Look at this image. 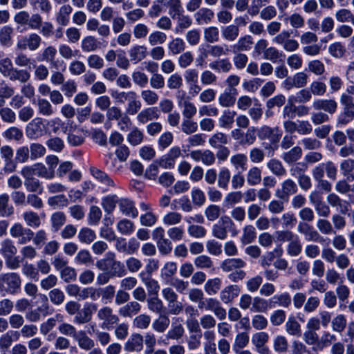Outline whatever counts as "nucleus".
<instances>
[{
	"instance_id": "nucleus-56",
	"label": "nucleus",
	"mask_w": 354,
	"mask_h": 354,
	"mask_svg": "<svg viewBox=\"0 0 354 354\" xmlns=\"http://www.w3.org/2000/svg\"><path fill=\"white\" fill-rule=\"evenodd\" d=\"M257 237V232L254 227L252 225H245L243 229V234L241 237V241L246 245L253 242Z\"/></svg>"
},
{
	"instance_id": "nucleus-22",
	"label": "nucleus",
	"mask_w": 354,
	"mask_h": 354,
	"mask_svg": "<svg viewBox=\"0 0 354 354\" xmlns=\"http://www.w3.org/2000/svg\"><path fill=\"white\" fill-rule=\"evenodd\" d=\"M240 292L241 289L237 285H229L221 291L220 299L224 304H230L239 296Z\"/></svg>"
},
{
	"instance_id": "nucleus-30",
	"label": "nucleus",
	"mask_w": 354,
	"mask_h": 354,
	"mask_svg": "<svg viewBox=\"0 0 354 354\" xmlns=\"http://www.w3.org/2000/svg\"><path fill=\"white\" fill-rule=\"evenodd\" d=\"M209 66L217 73H229L232 69V64L228 58L216 59L209 63Z\"/></svg>"
},
{
	"instance_id": "nucleus-40",
	"label": "nucleus",
	"mask_w": 354,
	"mask_h": 354,
	"mask_svg": "<svg viewBox=\"0 0 354 354\" xmlns=\"http://www.w3.org/2000/svg\"><path fill=\"white\" fill-rule=\"evenodd\" d=\"M143 132L136 126H133L127 135V142L133 147L140 145L143 141Z\"/></svg>"
},
{
	"instance_id": "nucleus-25",
	"label": "nucleus",
	"mask_w": 354,
	"mask_h": 354,
	"mask_svg": "<svg viewBox=\"0 0 354 354\" xmlns=\"http://www.w3.org/2000/svg\"><path fill=\"white\" fill-rule=\"evenodd\" d=\"M141 310V305L136 301H131L120 307L118 313L123 317H132Z\"/></svg>"
},
{
	"instance_id": "nucleus-21",
	"label": "nucleus",
	"mask_w": 354,
	"mask_h": 354,
	"mask_svg": "<svg viewBox=\"0 0 354 354\" xmlns=\"http://www.w3.org/2000/svg\"><path fill=\"white\" fill-rule=\"evenodd\" d=\"M237 90L236 88H225L218 96L219 104L223 107H230L236 102Z\"/></svg>"
},
{
	"instance_id": "nucleus-49",
	"label": "nucleus",
	"mask_w": 354,
	"mask_h": 354,
	"mask_svg": "<svg viewBox=\"0 0 354 354\" xmlns=\"http://www.w3.org/2000/svg\"><path fill=\"white\" fill-rule=\"evenodd\" d=\"M13 29L9 26H4L0 29V44L2 46L10 47L12 45Z\"/></svg>"
},
{
	"instance_id": "nucleus-6",
	"label": "nucleus",
	"mask_w": 354,
	"mask_h": 354,
	"mask_svg": "<svg viewBox=\"0 0 354 354\" xmlns=\"http://www.w3.org/2000/svg\"><path fill=\"white\" fill-rule=\"evenodd\" d=\"M10 234L20 245H26L30 242L35 234L31 229L25 227L20 223H15L12 225L10 229Z\"/></svg>"
},
{
	"instance_id": "nucleus-50",
	"label": "nucleus",
	"mask_w": 354,
	"mask_h": 354,
	"mask_svg": "<svg viewBox=\"0 0 354 354\" xmlns=\"http://www.w3.org/2000/svg\"><path fill=\"white\" fill-rule=\"evenodd\" d=\"M222 281L218 277L208 279L204 285V290L208 295H216L221 288Z\"/></svg>"
},
{
	"instance_id": "nucleus-10",
	"label": "nucleus",
	"mask_w": 354,
	"mask_h": 354,
	"mask_svg": "<svg viewBox=\"0 0 354 354\" xmlns=\"http://www.w3.org/2000/svg\"><path fill=\"white\" fill-rule=\"evenodd\" d=\"M97 305L95 303H85L74 317V323L84 324L88 323L93 317V314L97 310Z\"/></svg>"
},
{
	"instance_id": "nucleus-48",
	"label": "nucleus",
	"mask_w": 354,
	"mask_h": 354,
	"mask_svg": "<svg viewBox=\"0 0 354 354\" xmlns=\"http://www.w3.org/2000/svg\"><path fill=\"white\" fill-rule=\"evenodd\" d=\"M167 5L169 8L168 13L173 19H176L184 12L180 0H168Z\"/></svg>"
},
{
	"instance_id": "nucleus-27",
	"label": "nucleus",
	"mask_w": 354,
	"mask_h": 354,
	"mask_svg": "<svg viewBox=\"0 0 354 354\" xmlns=\"http://www.w3.org/2000/svg\"><path fill=\"white\" fill-rule=\"evenodd\" d=\"M245 266L246 263L242 259L232 258L224 260L221 264V268L223 272H229L241 269Z\"/></svg>"
},
{
	"instance_id": "nucleus-42",
	"label": "nucleus",
	"mask_w": 354,
	"mask_h": 354,
	"mask_svg": "<svg viewBox=\"0 0 354 354\" xmlns=\"http://www.w3.org/2000/svg\"><path fill=\"white\" fill-rule=\"evenodd\" d=\"M100 42L92 35L84 37L81 41V48L83 52L90 53L95 51L99 48Z\"/></svg>"
},
{
	"instance_id": "nucleus-5",
	"label": "nucleus",
	"mask_w": 354,
	"mask_h": 354,
	"mask_svg": "<svg viewBox=\"0 0 354 354\" xmlns=\"http://www.w3.org/2000/svg\"><path fill=\"white\" fill-rule=\"evenodd\" d=\"M297 232L302 234L308 242L324 243L329 239L324 238L314 227L306 222H299L297 225Z\"/></svg>"
},
{
	"instance_id": "nucleus-39",
	"label": "nucleus",
	"mask_w": 354,
	"mask_h": 354,
	"mask_svg": "<svg viewBox=\"0 0 354 354\" xmlns=\"http://www.w3.org/2000/svg\"><path fill=\"white\" fill-rule=\"evenodd\" d=\"M14 214V207L9 205V196L7 194L0 195V217H9Z\"/></svg>"
},
{
	"instance_id": "nucleus-43",
	"label": "nucleus",
	"mask_w": 354,
	"mask_h": 354,
	"mask_svg": "<svg viewBox=\"0 0 354 354\" xmlns=\"http://www.w3.org/2000/svg\"><path fill=\"white\" fill-rule=\"evenodd\" d=\"M285 56L286 55L283 51L279 50L275 47L270 46L268 47L267 50L265 52L263 55V58L264 59L269 60L272 63H277L278 62L283 61Z\"/></svg>"
},
{
	"instance_id": "nucleus-36",
	"label": "nucleus",
	"mask_w": 354,
	"mask_h": 354,
	"mask_svg": "<svg viewBox=\"0 0 354 354\" xmlns=\"http://www.w3.org/2000/svg\"><path fill=\"white\" fill-rule=\"evenodd\" d=\"M119 208L127 216L136 218L138 215V209L135 207L134 203L129 199L123 198L120 200Z\"/></svg>"
},
{
	"instance_id": "nucleus-37",
	"label": "nucleus",
	"mask_w": 354,
	"mask_h": 354,
	"mask_svg": "<svg viewBox=\"0 0 354 354\" xmlns=\"http://www.w3.org/2000/svg\"><path fill=\"white\" fill-rule=\"evenodd\" d=\"M285 328L287 333L290 335L300 337L301 335V325L293 315L288 317Z\"/></svg>"
},
{
	"instance_id": "nucleus-2",
	"label": "nucleus",
	"mask_w": 354,
	"mask_h": 354,
	"mask_svg": "<svg viewBox=\"0 0 354 354\" xmlns=\"http://www.w3.org/2000/svg\"><path fill=\"white\" fill-rule=\"evenodd\" d=\"M14 21L17 24V29L23 32L28 30H39L42 25V17L38 13L30 15L28 12L22 10L15 15Z\"/></svg>"
},
{
	"instance_id": "nucleus-17",
	"label": "nucleus",
	"mask_w": 354,
	"mask_h": 354,
	"mask_svg": "<svg viewBox=\"0 0 354 354\" xmlns=\"http://www.w3.org/2000/svg\"><path fill=\"white\" fill-rule=\"evenodd\" d=\"M313 108L333 114L337 111V103L333 99H317L313 102Z\"/></svg>"
},
{
	"instance_id": "nucleus-61",
	"label": "nucleus",
	"mask_w": 354,
	"mask_h": 354,
	"mask_svg": "<svg viewBox=\"0 0 354 354\" xmlns=\"http://www.w3.org/2000/svg\"><path fill=\"white\" fill-rule=\"evenodd\" d=\"M117 229L123 235H130L133 232L135 225L131 221L123 218L117 223Z\"/></svg>"
},
{
	"instance_id": "nucleus-62",
	"label": "nucleus",
	"mask_w": 354,
	"mask_h": 354,
	"mask_svg": "<svg viewBox=\"0 0 354 354\" xmlns=\"http://www.w3.org/2000/svg\"><path fill=\"white\" fill-rule=\"evenodd\" d=\"M2 136L8 140L20 141L23 138L24 133L18 127H11L3 132Z\"/></svg>"
},
{
	"instance_id": "nucleus-46",
	"label": "nucleus",
	"mask_w": 354,
	"mask_h": 354,
	"mask_svg": "<svg viewBox=\"0 0 354 354\" xmlns=\"http://www.w3.org/2000/svg\"><path fill=\"white\" fill-rule=\"evenodd\" d=\"M57 49L53 46H49L44 49L39 60L49 62L55 68H58L59 62L55 61Z\"/></svg>"
},
{
	"instance_id": "nucleus-57",
	"label": "nucleus",
	"mask_w": 354,
	"mask_h": 354,
	"mask_svg": "<svg viewBox=\"0 0 354 354\" xmlns=\"http://www.w3.org/2000/svg\"><path fill=\"white\" fill-rule=\"evenodd\" d=\"M273 348L277 353H285L288 351V342L285 336L277 335L273 340Z\"/></svg>"
},
{
	"instance_id": "nucleus-33",
	"label": "nucleus",
	"mask_w": 354,
	"mask_h": 354,
	"mask_svg": "<svg viewBox=\"0 0 354 354\" xmlns=\"http://www.w3.org/2000/svg\"><path fill=\"white\" fill-rule=\"evenodd\" d=\"M79 346V348L83 351H87L91 348L93 345H95V340L87 335L84 330L78 331V334L74 339Z\"/></svg>"
},
{
	"instance_id": "nucleus-51",
	"label": "nucleus",
	"mask_w": 354,
	"mask_h": 354,
	"mask_svg": "<svg viewBox=\"0 0 354 354\" xmlns=\"http://www.w3.org/2000/svg\"><path fill=\"white\" fill-rule=\"evenodd\" d=\"M22 217L26 224L30 227L37 228L41 225L39 216L33 211H26L24 212Z\"/></svg>"
},
{
	"instance_id": "nucleus-35",
	"label": "nucleus",
	"mask_w": 354,
	"mask_h": 354,
	"mask_svg": "<svg viewBox=\"0 0 354 354\" xmlns=\"http://www.w3.org/2000/svg\"><path fill=\"white\" fill-rule=\"evenodd\" d=\"M236 115L235 111L225 109L218 118L219 126L225 129H231L234 122V117Z\"/></svg>"
},
{
	"instance_id": "nucleus-8",
	"label": "nucleus",
	"mask_w": 354,
	"mask_h": 354,
	"mask_svg": "<svg viewBox=\"0 0 354 354\" xmlns=\"http://www.w3.org/2000/svg\"><path fill=\"white\" fill-rule=\"evenodd\" d=\"M45 134L44 121L41 118H35L26 125V135L28 138L37 139Z\"/></svg>"
},
{
	"instance_id": "nucleus-52",
	"label": "nucleus",
	"mask_w": 354,
	"mask_h": 354,
	"mask_svg": "<svg viewBox=\"0 0 354 354\" xmlns=\"http://www.w3.org/2000/svg\"><path fill=\"white\" fill-rule=\"evenodd\" d=\"M66 221V217L64 212H56L50 216V222L52 226V231L57 232L59 230Z\"/></svg>"
},
{
	"instance_id": "nucleus-13",
	"label": "nucleus",
	"mask_w": 354,
	"mask_h": 354,
	"mask_svg": "<svg viewBox=\"0 0 354 354\" xmlns=\"http://www.w3.org/2000/svg\"><path fill=\"white\" fill-rule=\"evenodd\" d=\"M229 137L221 132H217L212 135L209 140V145L214 148L219 149L218 155H228L230 153V151L225 147L224 145H226L228 142Z\"/></svg>"
},
{
	"instance_id": "nucleus-58",
	"label": "nucleus",
	"mask_w": 354,
	"mask_h": 354,
	"mask_svg": "<svg viewBox=\"0 0 354 354\" xmlns=\"http://www.w3.org/2000/svg\"><path fill=\"white\" fill-rule=\"evenodd\" d=\"M177 25L174 29V32L177 34L182 33L185 29L189 28L192 24L191 17L188 15H185L183 13L176 17Z\"/></svg>"
},
{
	"instance_id": "nucleus-32",
	"label": "nucleus",
	"mask_w": 354,
	"mask_h": 354,
	"mask_svg": "<svg viewBox=\"0 0 354 354\" xmlns=\"http://www.w3.org/2000/svg\"><path fill=\"white\" fill-rule=\"evenodd\" d=\"M130 61L133 64H137L144 59L147 56V48L145 46L136 45L129 50Z\"/></svg>"
},
{
	"instance_id": "nucleus-16",
	"label": "nucleus",
	"mask_w": 354,
	"mask_h": 354,
	"mask_svg": "<svg viewBox=\"0 0 354 354\" xmlns=\"http://www.w3.org/2000/svg\"><path fill=\"white\" fill-rule=\"evenodd\" d=\"M297 192V184L292 180L288 179L282 183L281 189L276 190L275 195L281 200L288 201L289 196L295 194Z\"/></svg>"
},
{
	"instance_id": "nucleus-44",
	"label": "nucleus",
	"mask_w": 354,
	"mask_h": 354,
	"mask_svg": "<svg viewBox=\"0 0 354 354\" xmlns=\"http://www.w3.org/2000/svg\"><path fill=\"white\" fill-rule=\"evenodd\" d=\"M148 309L158 315H162L165 313L163 302L158 296H152L147 300Z\"/></svg>"
},
{
	"instance_id": "nucleus-23",
	"label": "nucleus",
	"mask_w": 354,
	"mask_h": 354,
	"mask_svg": "<svg viewBox=\"0 0 354 354\" xmlns=\"http://www.w3.org/2000/svg\"><path fill=\"white\" fill-rule=\"evenodd\" d=\"M106 268L99 269L103 272H108L112 277H122L127 274L123 263L120 261L106 264Z\"/></svg>"
},
{
	"instance_id": "nucleus-7",
	"label": "nucleus",
	"mask_w": 354,
	"mask_h": 354,
	"mask_svg": "<svg viewBox=\"0 0 354 354\" xmlns=\"http://www.w3.org/2000/svg\"><path fill=\"white\" fill-rule=\"evenodd\" d=\"M41 41V37L37 33L32 32L17 39L16 49L17 50L28 49L30 51H35L40 47Z\"/></svg>"
},
{
	"instance_id": "nucleus-19",
	"label": "nucleus",
	"mask_w": 354,
	"mask_h": 354,
	"mask_svg": "<svg viewBox=\"0 0 354 354\" xmlns=\"http://www.w3.org/2000/svg\"><path fill=\"white\" fill-rule=\"evenodd\" d=\"M326 199L330 205L336 207L342 214H346L349 210L350 205L348 202L342 199L335 193L329 194Z\"/></svg>"
},
{
	"instance_id": "nucleus-1",
	"label": "nucleus",
	"mask_w": 354,
	"mask_h": 354,
	"mask_svg": "<svg viewBox=\"0 0 354 354\" xmlns=\"http://www.w3.org/2000/svg\"><path fill=\"white\" fill-rule=\"evenodd\" d=\"M257 136L260 140L268 139L269 142H263V147L268 153H274L279 148V142L282 136V131L277 127H270L263 125L257 129Z\"/></svg>"
},
{
	"instance_id": "nucleus-24",
	"label": "nucleus",
	"mask_w": 354,
	"mask_h": 354,
	"mask_svg": "<svg viewBox=\"0 0 354 354\" xmlns=\"http://www.w3.org/2000/svg\"><path fill=\"white\" fill-rule=\"evenodd\" d=\"M159 116L160 113L157 107H148L138 113L136 119L139 123L145 124L148 121L157 120Z\"/></svg>"
},
{
	"instance_id": "nucleus-53",
	"label": "nucleus",
	"mask_w": 354,
	"mask_h": 354,
	"mask_svg": "<svg viewBox=\"0 0 354 354\" xmlns=\"http://www.w3.org/2000/svg\"><path fill=\"white\" fill-rule=\"evenodd\" d=\"M281 18L284 23L289 22L294 28H299L304 26V19L298 13H293L290 16L281 15Z\"/></svg>"
},
{
	"instance_id": "nucleus-41",
	"label": "nucleus",
	"mask_w": 354,
	"mask_h": 354,
	"mask_svg": "<svg viewBox=\"0 0 354 354\" xmlns=\"http://www.w3.org/2000/svg\"><path fill=\"white\" fill-rule=\"evenodd\" d=\"M239 35V28L236 25L231 24L221 28L223 38L228 41H235Z\"/></svg>"
},
{
	"instance_id": "nucleus-60",
	"label": "nucleus",
	"mask_w": 354,
	"mask_h": 354,
	"mask_svg": "<svg viewBox=\"0 0 354 354\" xmlns=\"http://www.w3.org/2000/svg\"><path fill=\"white\" fill-rule=\"evenodd\" d=\"M95 238V232L88 227L82 228L78 233V239L82 243L90 244Z\"/></svg>"
},
{
	"instance_id": "nucleus-20",
	"label": "nucleus",
	"mask_w": 354,
	"mask_h": 354,
	"mask_svg": "<svg viewBox=\"0 0 354 354\" xmlns=\"http://www.w3.org/2000/svg\"><path fill=\"white\" fill-rule=\"evenodd\" d=\"M143 348V337L138 333L132 334L125 342L124 348L127 352H139Z\"/></svg>"
},
{
	"instance_id": "nucleus-18",
	"label": "nucleus",
	"mask_w": 354,
	"mask_h": 354,
	"mask_svg": "<svg viewBox=\"0 0 354 354\" xmlns=\"http://www.w3.org/2000/svg\"><path fill=\"white\" fill-rule=\"evenodd\" d=\"M73 8L70 4L61 6L55 15L56 23L62 26H66L70 23V15Z\"/></svg>"
},
{
	"instance_id": "nucleus-12",
	"label": "nucleus",
	"mask_w": 354,
	"mask_h": 354,
	"mask_svg": "<svg viewBox=\"0 0 354 354\" xmlns=\"http://www.w3.org/2000/svg\"><path fill=\"white\" fill-rule=\"evenodd\" d=\"M97 317L100 320L103 321L102 326L109 328L119 322V317L113 314V309L109 306H104L100 308L97 313Z\"/></svg>"
},
{
	"instance_id": "nucleus-47",
	"label": "nucleus",
	"mask_w": 354,
	"mask_h": 354,
	"mask_svg": "<svg viewBox=\"0 0 354 354\" xmlns=\"http://www.w3.org/2000/svg\"><path fill=\"white\" fill-rule=\"evenodd\" d=\"M290 102L304 104L312 99L311 92L309 89L303 88L297 91L295 94L288 97Z\"/></svg>"
},
{
	"instance_id": "nucleus-64",
	"label": "nucleus",
	"mask_w": 354,
	"mask_h": 354,
	"mask_svg": "<svg viewBox=\"0 0 354 354\" xmlns=\"http://www.w3.org/2000/svg\"><path fill=\"white\" fill-rule=\"evenodd\" d=\"M341 169L344 176L349 181L354 180V160L348 159L344 160L341 165Z\"/></svg>"
},
{
	"instance_id": "nucleus-54",
	"label": "nucleus",
	"mask_w": 354,
	"mask_h": 354,
	"mask_svg": "<svg viewBox=\"0 0 354 354\" xmlns=\"http://www.w3.org/2000/svg\"><path fill=\"white\" fill-rule=\"evenodd\" d=\"M0 252L3 257H6L10 255H15L17 252V249L12 240L6 239L1 243Z\"/></svg>"
},
{
	"instance_id": "nucleus-28",
	"label": "nucleus",
	"mask_w": 354,
	"mask_h": 354,
	"mask_svg": "<svg viewBox=\"0 0 354 354\" xmlns=\"http://www.w3.org/2000/svg\"><path fill=\"white\" fill-rule=\"evenodd\" d=\"M339 102L342 106L341 111L353 120L354 102L353 97L348 95L347 94H341Z\"/></svg>"
},
{
	"instance_id": "nucleus-26",
	"label": "nucleus",
	"mask_w": 354,
	"mask_h": 354,
	"mask_svg": "<svg viewBox=\"0 0 354 354\" xmlns=\"http://www.w3.org/2000/svg\"><path fill=\"white\" fill-rule=\"evenodd\" d=\"M291 297L288 292L274 295L270 299V308H274L277 306L288 308L291 304Z\"/></svg>"
},
{
	"instance_id": "nucleus-45",
	"label": "nucleus",
	"mask_w": 354,
	"mask_h": 354,
	"mask_svg": "<svg viewBox=\"0 0 354 354\" xmlns=\"http://www.w3.org/2000/svg\"><path fill=\"white\" fill-rule=\"evenodd\" d=\"M179 321V318H176V322L171 325V328L167 332L166 337L169 339L178 340L180 339L185 333L183 326Z\"/></svg>"
},
{
	"instance_id": "nucleus-63",
	"label": "nucleus",
	"mask_w": 354,
	"mask_h": 354,
	"mask_svg": "<svg viewBox=\"0 0 354 354\" xmlns=\"http://www.w3.org/2000/svg\"><path fill=\"white\" fill-rule=\"evenodd\" d=\"M168 49L173 55L181 53L185 49V43L183 39L176 37L168 44Z\"/></svg>"
},
{
	"instance_id": "nucleus-31",
	"label": "nucleus",
	"mask_w": 354,
	"mask_h": 354,
	"mask_svg": "<svg viewBox=\"0 0 354 354\" xmlns=\"http://www.w3.org/2000/svg\"><path fill=\"white\" fill-rule=\"evenodd\" d=\"M253 44V39L250 35H245L240 37L238 41L233 44L231 48L234 53L241 51H248L251 49Z\"/></svg>"
},
{
	"instance_id": "nucleus-9",
	"label": "nucleus",
	"mask_w": 354,
	"mask_h": 354,
	"mask_svg": "<svg viewBox=\"0 0 354 354\" xmlns=\"http://www.w3.org/2000/svg\"><path fill=\"white\" fill-rule=\"evenodd\" d=\"M124 136L117 131L111 133L109 137V143L111 147H115V155H129L131 151L129 147L123 143Z\"/></svg>"
},
{
	"instance_id": "nucleus-3",
	"label": "nucleus",
	"mask_w": 354,
	"mask_h": 354,
	"mask_svg": "<svg viewBox=\"0 0 354 354\" xmlns=\"http://www.w3.org/2000/svg\"><path fill=\"white\" fill-rule=\"evenodd\" d=\"M21 290V279L17 272H6L0 274V295H15Z\"/></svg>"
},
{
	"instance_id": "nucleus-55",
	"label": "nucleus",
	"mask_w": 354,
	"mask_h": 354,
	"mask_svg": "<svg viewBox=\"0 0 354 354\" xmlns=\"http://www.w3.org/2000/svg\"><path fill=\"white\" fill-rule=\"evenodd\" d=\"M302 251V244L298 236L296 238L293 239V241H291L288 243L286 252L287 254L292 257L299 256Z\"/></svg>"
},
{
	"instance_id": "nucleus-34",
	"label": "nucleus",
	"mask_w": 354,
	"mask_h": 354,
	"mask_svg": "<svg viewBox=\"0 0 354 354\" xmlns=\"http://www.w3.org/2000/svg\"><path fill=\"white\" fill-rule=\"evenodd\" d=\"M127 156H106L104 162L106 167L113 171H118L126 165Z\"/></svg>"
},
{
	"instance_id": "nucleus-15",
	"label": "nucleus",
	"mask_w": 354,
	"mask_h": 354,
	"mask_svg": "<svg viewBox=\"0 0 354 354\" xmlns=\"http://www.w3.org/2000/svg\"><path fill=\"white\" fill-rule=\"evenodd\" d=\"M44 121L46 134L58 133L60 130L64 133L67 132L68 126L59 118H54L50 120L44 119Z\"/></svg>"
},
{
	"instance_id": "nucleus-29",
	"label": "nucleus",
	"mask_w": 354,
	"mask_h": 354,
	"mask_svg": "<svg viewBox=\"0 0 354 354\" xmlns=\"http://www.w3.org/2000/svg\"><path fill=\"white\" fill-rule=\"evenodd\" d=\"M214 12L207 8H202L194 14L196 22L198 25L209 24L214 18Z\"/></svg>"
},
{
	"instance_id": "nucleus-59",
	"label": "nucleus",
	"mask_w": 354,
	"mask_h": 354,
	"mask_svg": "<svg viewBox=\"0 0 354 354\" xmlns=\"http://www.w3.org/2000/svg\"><path fill=\"white\" fill-rule=\"evenodd\" d=\"M90 172L94 178H95L101 183L109 186H114L113 180L111 179L105 172L100 170L97 167H91Z\"/></svg>"
},
{
	"instance_id": "nucleus-11",
	"label": "nucleus",
	"mask_w": 354,
	"mask_h": 354,
	"mask_svg": "<svg viewBox=\"0 0 354 354\" xmlns=\"http://www.w3.org/2000/svg\"><path fill=\"white\" fill-rule=\"evenodd\" d=\"M21 174L24 178V185L28 192L41 194L43 192V186L39 179L34 177L30 171L21 170Z\"/></svg>"
},
{
	"instance_id": "nucleus-14",
	"label": "nucleus",
	"mask_w": 354,
	"mask_h": 354,
	"mask_svg": "<svg viewBox=\"0 0 354 354\" xmlns=\"http://www.w3.org/2000/svg\"><path fill=\"white\" fill-rule=\"evenodd\" d=\"M24 171H30L31 174L37 175L46 179H51L55 176V171L52 168L47 169L43 164L37 163L32 166L24 167Z\"/></svg>"
},
{
	"instance_id": "nucleus-4",
	"label": "nucleus",
	"mask_w": 354,
	"mask_h": 354,
	"mask_svg": "<svg viewBox=\"0 0 354 354\" xmlns=\"http://www.w3.org/2000/svg\"><path fill=\"white\" fill-rule=\"evenodd\" d=\"M196 303H198V308L200 310L212 312L219 320H223L226 318V310L222 306L221 302L216 298L203 297L201 301H197Z\"/></svg>"
},
{
	"instance_id": "nucleus-38",
	"label": "nucleus",
	"mask_w": 354,
	"mask_h": 354,
	"mask_svg": "<svg viewBox=\"0 0 354 354\" xmlns=\"http://www.w3.org/2000/svg\"><path fill=\"white\" fill-rule=\"evenodd\" d=\"M38 113L44 116L49 117L55 114V109L51 103L45 98H39L37 102Z\"/></svg>"
}]
</instances>
